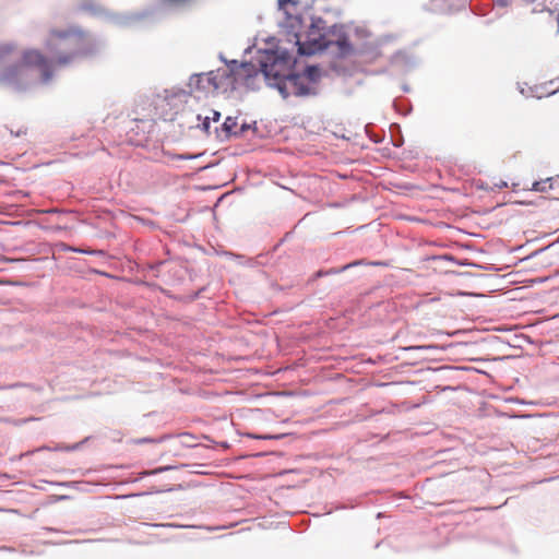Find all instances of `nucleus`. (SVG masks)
<instances>
[{
	"instance_id": "3",
	"label": "nucleus",
	"mask_w": 559,
	"mask_h": 559,
	"mask_svg": "<svg viewBox=\"0 0 559 559\" xmlns=\"http://www.w3.org/2000/svg\"><path fill=\"white\" fill-rule=\"evenodd\" d=\"M296 44L298 45V52L300 55H314L328 48L330 44L322 33V28L314 23H311L306 35H296Z\"/></svg>"
},
{
	"instance_id": "8",
	"label": "nucleus",
	"mask_w": 559,
	"mask_h": 559,
	"mask_svg": "<svg viewBox=\"0 0 559 559\" xmlns=\"http://www.w3.org/2000/svg\"><path fill=\"white\" fill-rule=\"evenodd\" d=\"M223 126L227 132H231L236 127V120L231 117H227Z\"/></svg>"
},
{
	"instance_id": "1",
	"label": "nucleus",
	"mask_w": 559,
	"mask_h": 559,
	"mask_svg": "<svg viewBox=\"0 0 559 559\" xmlns=\"http://www.w3.org/2000/svg\"><path fill=\"white\" fill-rule=\"evenodd\" d=\"M84 46V34L76 28L52 29L46 41L51 58L37 49L23 51L20 60L0 72V83L22 87L37 79L48 82L57 68L70 64Z\"/></svg>"
},
{
	"instance_id": "4",
	"label": "nucleus",
	"mask_w": 559,
	"mask_h": 559,
	"mask_svg": "<svg viewBox=\"0 0 559 559\" xmlns=\"http://www.w3.org/2000/svg\"><path fill=\"white\" fill-rule=\"evenodd\" d=\"M278 90L285 98L290 95L305 96L310 92L307 79L300 74H294L292 72H289L282 83H278Z\"/></svg>"
},
{
	"instance_id": "2",
	"label": "nucleus",
	"mask_w": 559,
	"mask_h": 559,
	"mask_svg": "<svg viewBox=\"0 0 559 559\" xmlns=\"http://www.w3.org/2000/svg\"><path fill=\"white\" fill-rule=\"evenodd\" d=\"M290 66V58L288 57H272V61L262 62L260 69H257L252 63L246 62L236 72V81L242 78L250 79L262 72L266 79H274L278 85L289 74Z\"/></svg>"
},
{
	"instance_id": "9",
	"label": "nucleus",
	"mask_w": 559,
	"mask_h": 559,
	"mask_svg": "<svg viewBox=\"0 0 559 559\" xmlns=\"http://www.w3.org/2000/svg\"><path fill=\"white\" fill-rule=\"evenodd\" d=\"M296 0H278V9L286 10L287 4H296Z\"/></svg>"
},
{
	"instance_id": "11",
	"label": "nucleus",
	"mask_w": 559,
	"mask_h": 559,
	"mask_svg": "<svg viewBox=\"0 0 559 559\" xmlns=\"http://www.w3.org/2000/svg\"><path fill=\"white\" fill-rule=\"evenodd\" d=\"M209 119H210V118H209V117H206V119H205V121H204V123H203L205 129H207V128H209V124H210Z\"/></svg>"
},
{
	"instance_id": "10",
	"label": "nucleus",
	"mask_w": 559,
	"mask_h": 559,
	"mask_svg": "<svg viewBox=\"0 0 559 559\" xmlns=\"http://www.w3.org/2000/svg\"><path fill=\"white\" fill-rule=\"evenodd\" d=\"M219 117H221V114H219L218 111H214V110H213L212 120H213V121H218V120H219Z\"/></svg>"
},
{
	"instance_id": "5",
	"label": "nucleus",
	"mask_w": 559,
	"mask_h": 559,
	"mask_svg": "<svg viewBox=\"0 0 559 559\" xmlns=\"http://www.w3.org/2000/svg\"><path fill=\"white\" fill-rule=\"evenodd\" d=\"M526 4H533V12H544L550 10L551 7L556 8L559 0H522Z\"/></svg>"
},
{
	"instance_id": "7",
	"label": "nucleus",
	"mask_w": 559,
	"mask_h": 559,
	"mask_svg": "<svg viewBox=\"0 0 559 559\" xmlns=\"http://www.w3.org/2000/svg\"><path fill=\"white\" fill-rule=\"evenodd\" d=\"M14 47L9 44L0 45V62L4 61L9 55L12 53Z\"/></svg>"
},
{
	"instance_id": "12",
	"label": "nucleus",
	"mask_w": 559,
	"mask_h": 559,
	"mask_svg": "<svg viewBox=\"0 0 559 559\" xmlns=\"http://www.w3.org/2000/svg\"><path fill=\"white\" fill-rule=\"evenodd\" d=\"M25 133H26V130H19V131L16 132V135L19 136V135H21V134H25Z\"/></svg>"
},
{
	"instance_id": "6",
	"label": "nucleus",
	"mask_w": 559,
	"mask_h": 559,
	"mask_svg": "<svg viewBox=\"0 0 559 559\" xmlns=\"http://www.w3.org/2000/svg\"><path fill=\"white\" fill-rule=\"evenodd\" d=\"M552 189V178H547L545 180L534 181L531 190L536 192H546Z\"/></svg>"
}]
</instances>
